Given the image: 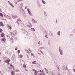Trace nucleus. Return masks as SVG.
Returning <instances> with one entry per match:
<instances>
[{
	"instance_id": "37",
	"label": "nucleus",
	"mask_w": 75,
	"mask_h": 75,
	"mask_svg": "<svg viewBox=\"0 0 75 75\" xmlns=\"http://www.w3.org/2000/svg\"><path fill=\"white\" fill-rule=\"evenodd\" d=\"M8 2L10 4V3H10V1H8Z\"/></svg>"
},
{
	"instance_id": "42",
	"label": "nucleus",
	"mask_w": 75,
	"mask_h": 75,
	"mask_svg": "<svg viewBox=\"0 0 75 75\" xmlns=\"http://www.w3.org/2000/svg\"><path fill=\"white\" fill-rule=\"evenodd\" d=\"M25 8H27V7H25Z\"/></svg>"
},
{
	"instance_id": "18",
	"label": "nucleus",
	"mask_w": 75,
	"mask_h": 75,
	"mask_svg": "<svg viewBox=\"0 0 75 75\" xmlns=\"http://www.w3.org/2000/svg\"><path fill=\"white\" fill-rule=\"evenodd\" d=\"M10 4V5L12 6L13 7H14V6H13V4H11V3Z\"/></svg>"
},
{
	"instance_id": "38",
	"label": "nucleus",
	"mask_w": 75,
	"mask_h": 75,
	"mask_svg": "<svg viewBox=\"0 0 75 75\" xmlns=\"http://www.w3.org/2000/svg\"><path fill=\"white\" fill-rule=\"evenodd\" d=\"M42 75H45V73H43L42 74Z\"/></svg>"
},
{
	"instance_id": "43",
	"label": "nucleus",
	"mask_w": 75,
	"mask_h": 75,
	"mask_svg": "<svg viewBox=\"0 0 75 75\" xmlns=\"http://www.w3.org/2000/svg\"><path fill=\"white\" fill-rule=\"evenodd\" d=\"M41 52L42 53V54H43V52Z\"/></svg>"
},
{
	"instance_id": "9",
	"label": "nucleus",
	"mask_w": 75,
	"mask_h": 75,
	"mask_svg": "<svg viewBox=\"0 0 75 75\" xmlns=\"http://www.w3.org/2000/svg\"><path fill=\"white\" fill-rule=\"evenodd\" d=\"M21 20L19 18L18 19H17V22H18V21H21Z\"/></svg>"
},
{
	"instance_id": "31",
	"label": "nucleus",
	"mask_w": 75,
	"mask_h": 75,
	"mask_svg": "<svg viewBox=\"0 0 75 75\" xmlns=\"http://www.w3.org/2000/svg\"><path fill=\"white\" fill-rule=\"evenodd\" d=\"M10 65L11 67H13V66L12 65V64H11Z\"/></svg>"
},
{
	"instance_id": "3",
	"label": "nucleus",
	"mask_w": 75,
	"mask_h": 75,
	"mask_svg": "<svg viewBox=\"0 0 75 75\" xmlns=\"http://www.w3.org/2000/svg\"><path fill=\"white\" fill-rule=\"evenodd\" d=\"M0 25L2 27H4V24L3 23L1 22H0Z\"/></svg>"
},
{
	"instance_id": "32",
	"label": "nucleus",
	"mask_w": 75,
	"mask_h": 75,
	"mask_svg": "<svg viewBox=\"0 0 75 75\" xmlns=\"http://www.w3.org/2000/svg\"><path fill=\"white\" fill-rule=\"evenodd\" d=\"M40 49H44V47H40Z\"/></svg>"
},
{
	"instance_id": "39",
	"label": "nucleus",
	"mask_w": 75,
	"mask_h": 75,
	"mask_svg": "<svg viewBox=\"0 0 75 75\" xmlns=\"http://www.w3.org/2000/svg\"><path fill=\"white\" fill-rule=\"evenodd\" d=\"M40 75H42V74L40 73Z\"/></svg>"
},
{
	"instance_id": "24",
	"label": "nucleus",
	"mask_w": 75,
	"mask_h": 75,
	"mask_svg": "<svg viewBox=\"0 0 75 75\" xmlns=\"http://www.w3.org/2000/svg\"><path fill=\"white\" fill-rule=\"evenodd\" d=\"M16 71V72H19V70H18V69H17Z\"/></svg>"
},
{
	"instance_id": "48",
	"label": "nucleus",
	"mask_w": 75,
	"mask_h": 75,
	"mask_svg": "<svg viewBox=\"0 0 75 75\" xmlns=\"http://www.w3.org/2000/svg\"><path fill=\"white\" fill-rule=\"evenodd\" d=\"M38 54H39V53H38Z\"/></svg>"
},
{
	"instance_id": "45",
	"label": "nucleus",
	"mask_w": 75,
	"mask_h": 75,
	"mask_svg": "<svg viewBox=\"0 0 75 75\" xmlns=\"http://www.w3.org/2000/svg\"><path fill=\"white\" fill-rule=\"evenodd\" d=\"M46 73L47 74H48V72H47Z\"/></svg>"
},
{
	"instance_id": "22",
	"label": "nucleus",
	"mask_w": 75,
	"mask_h": 75,
	"mask_svg": "<svg viewBox=\"0 0 75 75\" xmlns=\"http://www.w3.org/2000/svg\"><path fill=\"white\" fill-rule=\"evenodd\" d=\"M50 35L51 36H52V35H53L52 34V33H50Z\"/></svg>"
},
{
	"instance_id": "4",
	"label": "nucleus",
	"mask_w": 75,
	"mask_h": 75,
	"mask_svg": "<svg viewBox=\"0 0 75 75\" xmlns=\"http://www.w3.org/2000/svg\"><path fill=\"white\" fill-rule=\"evenodd\" d=\"M8 28L9 29V30H11V26H10L9 25H8Z\"/></svg>"
},
{
	"instance_id": "33",
	"label": "nucleus",
	"mask_w": 75,
	"mask_h": 75,
	"mask_svg": "<svg viewBox=\"0 0 75 75\" xmlns=\"http://www.w3.org/2000/svg\"><path fill=\"white\" fill-rule=\"evenodd\" d=\"M10 33H11V35H12V33L11 32H10Z\"/></svg>"
},
{
	"instance_id": "14",
	"label": "nucleus",
	"mask_w": 75,
	"mask_h": 75,
	"mask_svg": "<svg viewBox=\"0 0 75 75\" xmlns=\"http://www.w3.org/2000/svg\"><path fill=\"white\" fill-rule=\"evenodd\" d=\"M57 34L58 35H61L60 34V31L58 32L57 33Z\"/></svg>"
},
{
	"instance_id": "44",
	"label": "nucleus",
	"mask_w": 75,
	"mask_h": 75,
	"mask_svg": "<svg viewBox=\"0 0 75 75\" xmlns=\"http://www.w3.org/2000/svg\"><path fill=\"white\" fill-rule=\"evenodd\" d=\"M1 54V52H0V55Z\"/></svg>"
},
{
	"instance_id": "26",
	"label": "nucleus",
	"mask_w": 75,
	"mask_h": 75,
	"mask_svg": "<svg viewBox=\"0 0 75 75\" xmlns=\"http://www.w3.org/2000/svg\"><path fill=\"white\" fill-rule=\"evenodd\" d=\"M32 21H33V23H35V21H34V19H32Z\"/></svg>"
},
{
	"instance_id": "28",
	"label": "nucleus",
	"mask_w": 75,
	"mask_h": 75,
	"mask_svg": "<svg viewBox=\"0 0 75 75\" xmlns=\"http://www.w3.org/2000/svg\"><path fill=\"white\" fill-rule=\"evenodd\" d=\"M45 37L47 38H48V37L47 36V35H46L45 36Z\"/></svg>"
},
{
	"instance_id": "16",
	"label": "nucleus",
	"mask_w": 75,
	"mask_h": 75,
	"mask_svg": "<svg viewBox=\"0 0 75 75\" xmlns=\"http://www.w3.org/2000/svg\"><path fill=\"white\" fill-rule=\"evenodd\" d=\"M2 31L3 30H2V29H1V28H0V32L1 33Z\"/></svg>"
},
{
	"instance_id": "10",
	"label": "nucleus",
	"mask_w": 75,
	"mask_h": 75,
	"mask_svg": "<svg viewBox=\"0 0 75 75\" xmlns=\"http://www.w3.org/2000/svg\"><path fill=\"white\" fill-rule=\"evenodd\" d=\"M36 62V61H34V62H32V64H35V63Z\"/></svg>"
},
{
	"instance_id": "19",
	"label": "nucleus",
	"mask_w": 75,
	"mask_h": 75,
	"mask_svg": "<svg viewBox=\"0 0 75 75\" xmlns=\"http://www.w3.org/2000/svg\"><path fill=\"white\" fill-rule=\"evenodd\" d=\"M23 67H24V68H26V65L24 64H23Z\"/></svg>"
},
{
	"instance_id": "23",
	"label": "nucleus",
	"mask_w": 75,
	"mask_h": 75,
	"mask_svg": "<svg viewBox=\"0 0 75 75\" xmlns=\"http://www.w3.org/2000/svg\"><path fill=\"white\" fill-rule=\"evenodd\" d=\"M21 7H23V4H21Z\"/></svg>"
},
{
	"instance_id": "1",
	"label": "nucleus",
	"mask_w": 75,
	"mask_h": 75,
	"mask_svg": "<svg viewBox=\"0 0 75 75\" xmlns=\"http://www.w3.org/2000/svg\"><path fill=\"white\" fill-rule=\"evenodd\" d=\"M10 61V59H9L8 60H5L4 62H6V63H8V65H9V62Z\"/></svg>"
},
{
	"instance_id": "17",
	"label": "nucleus",
	"mask_w": 75,
	"mask_h": 75,
	"mask_svg": "<svg viewBox=\"0 0 75 75\" xmlns=\"http://www.w3.org/2000/svg\"><path fill=\"white\" fill-rule=\"evenodd\" d=\"M42 3H43V4H45V3H46L44 1V0H42Z\"/></svg>"
},
{
	"instance_id": "6",
	"label": "nucleus",
	"mask_w": 75,
	"mask_h": 75,
	"mask_svg": "<svg viewBox=\"0 0 75 75\" xmlns=\"http://www.w3.org/2000/svg\"><path fill=\"white\" fill-rule=\"evenodd\" d=\"M59 51L61 55H62V53H63V52H62V50H60Z\"/></svg>"
},
{
	"instance_id": "30",
	"label": "nucleus",
	"mask_w": 75,
	"mask_h": 75,
	"mask_svg": "<svg viewBox=\"0 0 75 75\" xmlns=\"http://www.w3.org/2000/svg\"><path fill=\"white\" fill-rule=\"evenodd\" d=\"M29 50L30 51V52H31V50H30V48L29 49Z\"/></svg>"
},
{
	"instance_id": "5",
	"label": "nucleus",
	"mask_w": 75,
	"mask_h": 75,
	"mask_svg": "<svg viewBox=\"0 0 75 75\" xmlns=\"http://www.w3.org/2000/svg\"><path fill=\"white\" fill-rule=\"evenodd\" d=\"M19 57L20 58H22L23 57V55L22 54H20Z\"/></svg>"
},
{
	"instance_id": "25",
	"label": "nucleus",
	"mask_w": 75,
	"mask_h": 75,
	"mask_svg": "<svg viewBox=\"0 0 75 75\" xmlns=\"http://www.w3.org/2000/svg\"><path fill=\"white\" fill-rule=\"evenodd\" d=\"M40 72H41V73L42 72L43 73H44V71L43 70H42V71L40 70Z\"/></svg>"
},
{
	"instance_id": "8",
	"label": "nucleus",
	"mask_w": 75,
	"mask_h": 75,
	"mask_svg": "<svg viewBox=\"0 0 75 75\" xmlns=\"http://www.w3.org/2000/svg\"><path fill=\"white\" fill-rule=\"evenodd\" d=\"M4 35H5L4 34V33H2L1 34V37H4Z\"/></svg>"
},
{
	"instance_id": "27",
	"label": "nucleus",
	"mask_w": 75,
	"mask_h": 75,
	"mask_svg": "<svg viewBox=\"0 0 75 75\" xmlns=\"http://www.w3.org/2000/svg\"><path fill=\"white\" fill-rule=\"evenodd\" d=\"M45 69L46 71H48V70L46 68H45Z\"/></svg>"
},
{
	"instance_id": "35",
	"label": "nucleus",
	"mask_w": 75,
	"mask_h": 75,
	"mask_svg": "<svg viewBox=\"0 0 75 75\" xmlns=\"http://www.w3.org/2000/svg\"><path fill=\"white\" fill-rule=\"evenodd\" d=\"M17 50V48L16 47V48H15V50Z\"/></svg>"
},
{
	"instance_id": "21",
	"label": "nucleus",
	"mask_w": 75,
	"mask_h": 75,
	"mask_svg": "<svg viewBox=\"0 0 75 75\" xmlns=\"http://www.w3.org/2000/svg\"><path fill=\"white\" fill-rule=\"evenodd\" d=\"M20 50H18V54H19V53H20Z\"/></svg>"
},
{
	"instance_id": "13",
	"label": "nucleus",
	"mask_w": 75,
	"mask_h": 75,
	"mask_svg": "<svg viewBox=\"0 0 75 75\" xmlns=\"http://www.w3.org/2000/svg\"><path fill=\"white\" fill-rule=\"evenodd\" d=\"M31 30L33 31H35V29H34V28H32L31 29Z\"/></svg>"
},
{
	"instance_id": "15",
	"label": "nucleus",
	"mask_w": 75,
	"mask_h": 75,
	"mask_svg": "<svg viewBox=\"0 0 75 75\" xmlns=\"http://www.w3.org/2000/svg\"><path fill=\"white\" fill-rule=\"evenodd\" d=\"M28 11L30 14H31V13L30 11L28 9Z\"/></svg>"
},
{
	"instance_id": "34",
	"label": "nucleus",
	"mask_w": 75,
	"mask_h": 75,
	"mask_svg": "<svg viewBox=\"0 0 75 75\" xmlns=\"http://www.w3.org/2000/svg\"><path fill=\"white\" fill-rule=\"evenodd\" d=\"M38 44H40V41H39V42H38Z\"/></svg>"
},
{
	"instance_id": "36",
	"label": "nucleus",
	"mask_w": 75,
	"mask_h": 75,
	"mask_svg": "<svg viewBox=\"0 0 75 75\" xmlns=\"http://www.w3.org/2000/svg\"><path fill=\"white\" fill-rule=\"evenodd\" d=\"M19 1H22V0H19Z\"/></svg>"
},
{
	"instance_id": "47",
	"label": "nucleus",
	"mask_w": 75,
	"mask_h": 75,
	"mask_svg": "<svg viewBox=\"0 0 75 75\" xmlns=\"http://www.w3.org/2000/svg\"><path fill=\"white\" fill-rule=\"evenodd\" d=\"M16 4H17V3H16Z\"/></svg>"
},
{
	"instance_id": "46",
	"label": "nucleus",
	"mask_w": 75,
	"mask_h": 75,
	"mask_svg": "<svg viewBox=\"0 0 75 75\" xmlns=\"http://www.w3.org/2000/svg\"><path fill=\"white\" fill-rule=\"evenodd\" d=\"M66 69L68 70V68H66Z\"/></svg>"
},
{
	"instance_id": "11",
	"label": "nucleus",
	"mask_w": 75,
	"mask_h": 75,
	"mask_svg": "<svg viewBox=\"0 0 75 75\" xmlns=\"http://www.w3.org/2000/svg\"><path fill=\"white\" fill-rule=\"evenodd\" d=\"M3 41L5 42L6 41V38H4L2 39Z\"/></svg>"
},
{
	"instance_id": "7",
	"label": "nucleus",
	"mask_w": 75,
	"mask_h": 75,
	"mask_svg": "<svg viewBox=\"0 0 75 75\" xmlns=\"http://www.w3.org/2000/svg\"><path fill=\"white\" fill-rule=\"evenodd\" d=\"M11 74L12 75H14V74H15V73H14V71H11Z\"/></svg>"
},
{
	"instance_id": "40",
	"label": "nucleus",
	"mask_w": 75,
	"mask_h": 75,
	"mask_svg": "<svg viewBox=\"0 0 75 75\" xmlns=\"http://www.w3.org/2000/svg\"><path fill=\"white\" fill-rule=\"evenodd\" d=\"M1 62V60L0 59V62Z\"/></svg>"
},
{
	"instance_id": "20",
	"label": "nucleus",
	"mask_w": 75,
	"mask_h": 75,
	"mask_svg": "<svg viewBox=\"0 0 75 75\" xmlns=\"http://www.w3.org/2000/svg\"><path fill=\"white\" fill-rule=\"evenodd\" d=\"M31 55H32V56H33V57H35V56L34 55V54H33V53H31Z\"/></svg>"
},
{
	"instance_id": "2",
	"label": "nucleus",
	"mask_w": 75,
	"mask_h": 75,
	"mask_svg": "<svg viewBox=\"0 0 75 75\" xmlns=\"http://www.w3.org/2000/svg\"><path fill=\"white\" fill-rule=\"evenodd\" d=\"M33 71H34L35 75H37V73H38V71H36L34 69H33Z\"/></svg>"
},
{
	"instance_id": "29",
	"label": "nucleus",
	"mask_w": 75,
	"mask_h": 75,
	"mask_svg": "<svg viewBox=\"0 0 75 75\" xmlns=\"http://www.w3.org/2000/svg\"><path fill=\"white\" fill-rule=\"evenodd\" d=\"M26 52H27L28 53V52H29L28 51V50H26Z\"/></svg>"
},
{
	"instance_id": "41",
	"label": "nucleus",
	"mask_w": 75,
	"mask_h": 75,
	"mask_svg": "<svg viewBox=\"0 0 75 75\" xmlns=\"http://www.w3.org/2000/svg\"><path fill=\"white\" fill-rule=\"evenodd\" d=\"M74 72H75V69H74Z\"/></svg>"
},
{
	"instance_id": "12",
	"label": "nucleus",
	"mask_w": 75,
	"mask_h": 75,
	"mask_svg": "<svg viewBox=\"0 0 75 75\" xmlns=\"http://www.w3.org/2000/svg\"><path fill=\"white\" fill-rule=\"evenodd\" d=\"M0 16H1V17H3V15L2 13H0Z\"/></svg>"
}]
</instances>
